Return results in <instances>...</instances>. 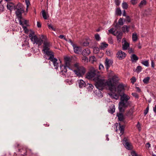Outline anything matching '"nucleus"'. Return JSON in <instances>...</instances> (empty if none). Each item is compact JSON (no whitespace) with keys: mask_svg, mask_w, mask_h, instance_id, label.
<instances>
[{"mask_svg":"<svg viewBox=\"0 0 156 156\" xmlns=\"http://www.w3.org/2000/svg\"><path fill=\"white\" fill-rule=\"evenodd\" d=\"M118 23L119 25L121 26L123 24L122 19V18H120L119 19L118 21Z\"/></svg>","mask_w":156,"mask_h":156,"instance_id":"42","label":"nucleus"},{"mask_svg":"<svg viewBox=\"0 0 156 156\" xmlns=\"http://www.w3.org/2000/svg\"><path fill=\"white\" fill-rule=\"evenodd\" d=\"M117 116L118 117L119 120L120 121H123L124 119L123 114L122 113H117Z\"/></svg>","mask_w":156,"mask_h":156,"instance_id":"17","label":"nucleus"},{"mask_svg":"<svg viewBox=\"0 0 156 156\" xmlns=\"http://www.w3.org/2000/svg\"><path fill=\"white\" fill-rule=\"evenodd\" d=\"M65 66L68 67V68H69L70 61V58H65Z\"/></svg>","mask_w":156,"mask_h":156,"instance_id":"22","label":"nucleus"},{"mask_svg":"<svg viewBox=\"0 0 156 156\" xmlns=\"http://www.w3.org/2000/svg\"><path fill=\"white\" fill-rule=\"evenodd\" d=\"M67 68H68V67L65 66H62V67H61V69H62L61 72V75H62L63 76H64L66 77L68 76V75L67 73Z\"/></svg>","mask_w":156,"mask_h":156,"instance_id":"10","label":"nucleus"},{"mask_svg":"<svg viewBox=\"0 0 156 156\" xmlns=\"http://www.w3.org/2000/svg\"><path fill=\"white\" fill-rule=\"evenodd\" d=\"M122 7L124 9H126L128 7L127 4L126 2H123L122 5Z\"/></svg>","mask_w":156,"mask_h":156,"instance_id":"28","label":"nucleus"},{"mask_svg":"<svg viewBox=\"0 0 156 156\" xmlns=\"http://www.w3.org/2000/svg\"><path fill=\"white\" fill-rule=\"evenodd\" d=\"M151 67L153 68L154 67V63L153 61H152L151 62Z\"/></svg>","mask_w":156,"mask_h":156,"instance_id":"64","label":"nucleus"},{"mask_svg":"<svg viewBox=\"0 0 156 156\" xmlns=\"http://www.w3.org/2000/svg\"><path fill=\"white\" fill-rule=\"evenodd\" d=\"M141 63L146 66L148 67L149 66V62L147 60L142 61Z\"/></svg>","mask_w":156,"mask_h":156,"instance_id":"33","label":"nucleus"},{"mask_svg":"<svg viewBox=\"0 0 156 156\" xmlns=\"http://www.w3.org/2000/svg\"><path fill=\"white\" fill-rule=\"evenodd\" d=\"M86 56H84L82 58V60L84 62H87L88 61V59L87 57H86Z\"/></svg>","mask_w":156,"mask_h":156,"instance_id":"40","label":"nucleus"},{"mask_svg":"<svg viewBox=\"0 0 156 156\" xmlns=\"http://www.w3.org/2000/svg\"><path fill=\"white\" fill-rule=\"evenodd\" d=\"M4 10V7L3 5H0V12H2Z\"/></svg>","mask_w":156,"mask_h":156,"instance_id":"58","label":"nucleus"},{"mask_svg":"<svg viewBox=\"0 0 156 156\" xmlns=\"http://www.w3.org/2000/svg\"><path fill=\"white\" fill-rule=\"evenodd\" d=\"M116 131L118 132L119 130L121 133L120 136L122 135L124 133L125 126L123 125H121L120 123H118L116 124Z\"/></svg>","mask_w":156,"mask_h":156,"instance_id":"8","label":"nucleus"},{"mask_svg":"<svg viewBox=\"0 0 156 156\" xmlns=\"http://www.w3.org/2000/svg\"><path fill=\"white\" fill-rule=\"evenodd\" d=\"M78 86L80 88H82L85 87L86 83L84 81L82 80H79L77 81Z\"/></svg>","mask_w":156,"mask_h":156,"instance_id":"15","label":"nucleus"},{"mask_svg":"<svg viewBox=\"0 0 156 156\" xmlns=\"http://www.w3.org/2000/svg\"><path fill=\"white\" fill-rule=\"evenodd\" d=\"M74 67L76 69L74 70L73 71L77 76H82L84 74L85 72V69L83 67L80 66L79 64L78 63L75 64Z\"/></svg>","mask_w":156,"mask_h":156,"instance_id":"5","label":"nucleus"},{"mask_svg":"<svg viewBox=\"0 0 156 156\" xmlns=\"http://www.w3.org/2000/svg\"><path fill=\"white\" fill-rule=\"evenodd\" d=\"M136 90L138 92H140V89L139 87H136Z\"/></svg>","mask_w":156,"mask_h":156,"instance_id":"62","label":"nucleus"},{"mask_svg":"<svg viewBox=\"0 0 156 156\" xmlns=\"http://www.w3.org/2000/svg\"><path fill=\"white\" fill-rule=\"evenodd\" d=\"M73 47L74 52L75 53L79 54L81 52L82 50L80 47L75 45Z\"/></svg>","mask_w":156,"mask_h":156,"instance_id":"14","label":"nucleus"},{"mask_svg":"<svg viewBox=\"0 0 156 156\" xmlns=\"http://www.w3.org/2000/svg\"><path fill=\"white\" fill-rule=\"evenodd\" d=\"M58 37L60 39H63L66 41H67V39L65 37V36L63 35H60Z\"/></svg>","mask_w":156,"mask_h":156,"instance_id":"52","label":"nucleus"},{"mask_svg":"<svg viewBox=\"0 0 156 156\" xmlns=\"http://www.w3.org/2000/svg\"><path fill=\"white\" fill-rule=\"evenodd\" d=\"M129 47V44L126 41L123 44H122V49L124 50L127 49Z\"/></svg>","mask_w":156,"mask_h":156,"instance_id":"21","label":"nucleus"},{"mask_svg":"<svg viewBox=\"0 0 156 156\" xmlns=\"http://www.w3.org/2000/svg\"><path fill=\"white\" fill-rule=\"evenodd\" d=\"M99 69L101 70H103L104 69L103 66L102 64H100L99 66Z\"/></svg>","mask_w":156,"mask_h":156,"instance_id":"56","label":"nucleus"},{"mask_svg":"<svg viewBox=\"0 0 156 156\" xmlns=\"http://www.w3.org/2000/svg\"><path fill=\"white\" fill-rule=\"evenodd\" d=\"M108 42L110 44H112L113 43V41L111 37H109L108 39Z\"/></svg>","mask_w":156,"mask_h":156,"instance_id":"38","label":"nucleus"},{"mask_svg":"<svg viewBox=\"0 0 156 156\" xmlns=\"http://www.w3.org/2000/svg\"><path fill=\"white\" fill-rule=\"evenodd\" d=\"M26 2L27 5V9L28 8L30 4V2L28 0H26Z\"/></svg>","mask_w":156,"mask_h":156,"instance_id":"49","label":"nucleus"},{"mask_svg":"<svg viewBox=\"0 0 156 156\" xmlns=\"http://www.w3.org/2000/svg\"><path fill=\"white\" fill-rule=\"evenodd\" d=\"M132 39L133 41H136L137 39V36L136 33H134L132 35Z\"/></svg>","mask_w":156,"mask_h":156,"instance_id":"27","label":"nucleus"},{"mask_svg":"<svg viewBox=\"0 0 156 156\" xmlns=\"http://www.w3.org/2000/svg\"><path fill=\"white\" fill-rule=\"evenodd\" d=\"M41 12L43 18L45 20L47 19L48 16L47 14V13L45 12V10H42Z\"/></svg>","mask_w":156,"mask_h":156,"instance_id":"24","label":"nucleus"},{"mask_svg":"<svg viewBox=\"0 0 156 156\" xmlns=\"http://www.w3.org/2000/svg\"><path fill=\"white\" fill-rule=\"evenodd\" d=\"M130 58L132 62H136L139 59L138 57L134 54H133L131 56Z\"/></svg>","mask_w":156,"mask_h":156,"instance_id":"18","label":"nucleus"},{"mask_svg":"<svg viewBox=\"0 0 156 156\" xmlns=\"http://www.w3.org/2000/svg\"><path fill=\"white\" fill-rule=\"evenodd\" d=\"M142 67L140 66H138L136 69V71L137 73H140L142 70Z\"/></svg>","mask_w":156,"mask_h":156,"instance_id":"29","label":"nucleus"},{"mask_svg":"<svg viewBox=\"0 0 156 156\" xmlns=\"http://www.w3.org/2000/svg\"><path fill=\"white\" fill-rule=\"evenodd\" d=\"M37 27L38 28L41 27V24L39 22H37Z\"/></svg>","mask_w":156,"mask_h":156,"instance_id":"59","label":"nucleus"},{"mask_svg":"<svg viewBox=\"0 0 156 156\" xmlns=\"http://www.w3.org/2000/svg\"><path fill=\"white\" fill-rule=\"evenodd\" d=\"M153 111L155 113H156V105H155V106L153 107Z\"/></svg>","mask_w":156,"mask_h":156,"instance_id":"63","label":"nucleus"},{"mask_svg":"<svg viewBox=\"0 0 156 156\" xmlns=\"http://www.w3.org/2000/svg\"><path fill=\"white\" fill-rule=\"evenodd\" d=\"M16 6L12 2H8L7 5V7L8 9L10 11L15 10V7Z\"/></svg>","mask_w":156,"mask_h":156,"instance_id":"13","label":"nucleus"},{"mask_svg":"<svg viewBox=\"0 0 156 156\" xmlns=\"http://www.w3.org/2000/svg\"><path fill=\"white\" fill-rule=\"evenodd\" d=\"M126 20L128 23L130 22V19L129 16H126Z\"/></svg>","mask_w":156,"mask_h":156,"instance_id":"51","label":"nucleus"},{"mask_svg":"<svg viewBox=\"0 0 156 156\" xmlns=\"http://www.w3.org/2000/svg\"><path fill=\"white\" fill-rule=\"evenodd\" d=\"M22 27L25 31V32L27 33L28 32V30L27 29V27L24 25L22 26Z\"/></svg>","mask_w":156,"mask_h":156,"instance_id":"44","label":"nucleus"},{"mask_svg":"<svg viewBox=\"0 0 156 156\" xmlns=\"http://www.w3.org/2000/svg\"><path fill=\"white\" fill-rule=\"evenodd\" d=\"M112 77L108 80L98 79L95 83V85L96 88L99 90H102L105 86H107L109 90H112L114 88V85Z\"/></svg>","mask_w":156,"mask_h":156,"instance_id":"3","label":"nucleus"},{"mask_svg":"<svg viewBox=\"0 0 156 156\" xmlns=\"http://www.w3.org/2000/svg\"><path fill=\"white\" fill-rule=\"evenodd\" d=\"M128 52L129 53V54H131V53H133L134 52V50L132 48H129V49H128Z\"/></svg>","mask_w":156,"mask_h":156,"instance_id":"55","label":"nucleus"},{"mask_svg":"<svg viewBox=\"0 0 156 156\" xmlns=\"http://www.w3.org/2000/svg\"><path fill=\"white\" fill-rule=\"evenodd\" d=\"M131 82L133 83L136 81V79L135 77L133 76L131 79Z\"/></svg>","mask_w":156,"mask_h":156,"instance_id":"47","label":"nucleus"},{"mask_svg":"<svg viewBox=\"0 0 156 156\" xmlns=\"http://www.w3.org/2000/svg\"><path fill=\"white\" fill-rule=\"evenodd\" d=\"M83 45L84 46H87L89 45V43L87 42H84L83 43Z\"/></svg>","mask_w":156,"mask_h":156,"instance_id":"60","label":"nucleus"},{"mask_svg":"<svg viewBox=\"0 0 156 156\" xmlns=\"http://www.w3.org/2000/svg\"><path fill=\"white\" fill-rule=\"evenodd\" d=\"M108 44L105 42L101 43L99 47V48L101 50H104L108 47Z\"/></svg>","mask_w":156,"mask_h":156,"instance_id":"20","label":"nucleus"},{"mask_svg":"<svg viewBox=\"0 0 156 156\" xmlns=\"http://www.w3.org/2000/svg\"><path fill=\"white\" fill-rule=\"evenodd\" d=\"M146 1L145 0H143L141 1L139 5V6L140 7H141L142 6L146 5Z\"/></svg>","mask_w":156,"mask_h":156,"instance_id":"34","label":"nucleus"},{"mask_svg":"<svg viewBox=\"0 0 156 156\" xmlns=\"http://www.w3.org/2000/svg\"><path fill=\"white\" fill-rule=\"evenodd\" d=\"M21 21L22 23L23 24L21 25L22 26L23 25V24H26V25L27 23V20H24L22 18H22L21 19Z\"/></svg>","mask_w":156,"mask_h":156,"instance_id":"39","label":"nucleus"},{"mask_svg":"<svg viewBox=\"0 0 156 156\" xmlns=\"http://www.w3.org/2000/svg\"><path fill=\"white\" fill-rule=\"evenodd\" d=\"M95 38L97 41H99L101 39V38L98 34H96L95 35Z\"/></svg>","mask_w":156,"mask_h":156,"instance_id":"37","label":"nucleus"},{"mask_svg":"<svg viewBox=\"0 0 156 156\" xmlns=\"http://www.w3.org/2000/svg\"><path fill=\"white\" fill-rule=\"evenodd\" d=\"M69 42L73 46V47L74 45H75V44L70 39L69 40Z\"/></svg>","mask_w":156,"mask_h":156,"instance_id":"61","label":"nucleus"},{"mask_svg":"<svg viewBox=\"0 0 156 156\" xmlns=\"http://www.w3.org/2000/svg\"><path fill=\"white\" fill-rule=\"evenodd\" d=\"M117 77L116 76H112L113 81L114 85V88L111 91L116 92L118 94H120V101L119 104V108L120 112L124 111V108L127 107L130 104L128 100L130 99L129 96L123 93L125 90L124 86L122 84H119L116 87V83L118 81Z\"/></svg>","mask_w":156,"mask_h":156,"instance_id":"1","label":"nucleus"},{"mask_svg":"<svg viewBox=\"0 0 156 156\" xmlns=\"http://www.w3.org/2000/svg\"><path fill=\"white\" fill-rule=\"evenodd\" d=\"M132 95L134 97H135L136 98H138V94L136 93H132Z\"/></svg>","mask_w":156,"mask_h":156,"instance_id":"54","label":"nucleus"},{"mask_svg":"<svg viewBox=\"0 0 156 156\" xmlns=\"http://www.w3.org/2000/svg\"><path fill=\"white\" fill-rule=\"evenodd\" d=\"M150 78L149 77H145L143 80V82L144 83L147 84L150 80Z\"/></svg>","mask_w":156,"mask_h":156,"instance_id":"31","label":"nucleus"},{"mask_svg":"<svg viewBox=\"0 0 156 156\" xmlns=\"http://www.w3.org/2000/svg\"><path fill=\"white\" fill-rule=\"evenodd\" d=\"M47 25L49 29H51L52 30L54 31H55V28H54L51 24H49L48 23H47Z\"/></svg>","mask_w":156,"mask_h":156,"instance_id":"36","label":"nucleus"},{"mask_svg":"<svg viewBox=\"0 0 156 156\" xmlns=\"http://www.w3.org/2000/svg\"><path fill=\"white\" fill-rule=\"evenodd\" d=\"M136 127L139 131H140L141 130V126L139 122H137V124L136 125Z\"/></svg>","mask_w":156,"mask_h":156,"instance_id":"48","label":"nucleus"},{"mask_svg":"<svg viewBox=\"0 0 156 156\" xmlns=\"http://www.w3.org/2000/svg\"><path fill=\"white\" fill-rule=\"evenodd\" d=\"M90 53L89 49L87 48L83 50L82 52V54L83 56H87Z\"/></svg>","mask_w":156,"mask_h":156,"instance_id":"19","label":"nucleus"},{"mask_svg":"<svg viewBox=\"0 0 156 156\" xmlns=\"http://www.w3.org/2000/svg\"><path fill=\"white\" fill-rule=\"evenodd\" d=\"M130 28L129 26H128L126 25H124L122 27V30L124 32H128L129 31V29Z\"/></svg>","mask_w":156,"mask_h":156,"instance_id":"23","label":"nucleus"},{"mask_svg":"<svg viewBox=\"0 0 156 156\" xmlns=\"http://www.w3.org/2000/svg\"><path fill=\"white\" fill-rule=\"evenodd\" d=\"M97 71L94 69H92L87 73L86 75V78L89 79H91L96 75Z\"/></svg>","mask_w":156,"mask_h":156,"instance_id":"7","label":"nucleus"},{"mask_svg":"<svg viewBox=\"0 0 156 156\" xmlns=\"http://www.w3.org/2000/svg\"><path fill=\"white\" fill-rule=\"evenodd\" d=\"M16 9V10L15 12L19 20L20 24L22 25L23 23L21 21L22 14L24 11L23 5L20 3H18L15 7Z\"/></svg>","mask_w":156,"mask_h":156,"instance_id":"4","label":"nucleus"},{"mask_svg":"<svg viewBox=\"0 0 156 156\" xmlns=\"http://www.w3.org/2000/svg\"><path fill=\"white\" fill-rule=\"evenodd\" d=\"M96 60V58L94 56H91L90 58V61L91 62L93 63Z\"/></svg>","mask_w":156,"mask_h":156,"instance_id":"32","label":"nucleus"},{"mask_svg":"<svg viewBox=\"0 0 156 156\" xmlns=\"http://www.w3.org/2000/svg\"><path fill=\"white\" fill-rule=\"evenodd\" d=\"M131 154L132 156H138L136 152L134 151H132Z\"/></svg>","mask_w":156,"mask_h":156,"instance_id":"45","label":"nucleus"},{"mask_svg":"<svg viewBox=\"0 0 156 156\" xmlns=\"http://www.w3.org/2000/svg\"><path fill=\"white\" fill-rule=\"evenodd\" d=\"M117 56L119 59H124L126 56V53L122 51H119L117 54Z\"/></svg>","mask_w":156,"mask_h":156,"instance_id":"12","label":"nucleus"},{"mask_svg":"<svg viewBox=\"0 0 156 156\" xmlns=\"http://www.w3.org/2000/svg\"><path fill=\"white\" fill-rule=\"evenodd\" d=\"M123 144L124 147L128 150H131L132 148L130 143L128 141L126 137H125L123 140Z\"/></svg>","mask_w":156,"mask_h":156,"instance_id":"9","label":"nucleus"},{"mask_svg":"<svg viewBox=\"0 0 156 156\" xmlns=\"http://www.w3.org/2000/svg\"><path fill=\"white\" fill-rule=\"evenodd\" d=\"M19 151L21 153V155L23 156L26 154L27 151L25 149H22L19 150Z\"/></svg>","mask_w":156,"mask_h":156,"instance_id":"25","label":"nucleus"},{"mask_svg":"<svg viewBox=\"0 0 156 156\" xmlns=\"http://www.w3.org/2000/svg\"><path fill=\"white\" fill-rule=\"evenodd\" d=\"M113 61L112 60L106 58L105 62V65L106 69L108 70L110 66L112 64Z\"/></svg>","mask_w":156,"mask_h":156,"instance_id":"11","label":"nucleus"},{"mask_svg":"<svg viewBox=\"0 0 156 156\" xmlns=\"http://www.w3.org/2000/svg\"><path fill=\"white\" fill-rule=\"evenodd\" d=\"M148 110H149V107H147L144 111V115H146L147 114V113L148 112Z\"/></svg>","mask_w":156,"mask_h":156,"instance_id":"46","label":"nucleus"},{"mask_svg":"<svg viewBox=\"0 0 156 156\" xmlns=\"http://www.w3.org/2000/svg\"><path fill=\"white\" fill-rule=\"evenodd\" d=\"M99 51V48L97 47H95L94 49V52L95 54H97Z\"/></svg>","mask_w":156,"mask_h":156,"instance_id":"35","label":"nucleus"},{"mask_svg":"<svg viewBox=\"0 0 156 156\" xmlns=\"http://www.w3.org/2000/svg\"><path fill=\"white\" fill-rule=\"evenodd\" d=\"M115 14L118 16H121L122 14L121 10L119 8H117L116 9Z\"/></svg>","mask_w":156,"mask_h":156,"instance_id":"26","label":"nucleus"},{"mask_svg":"<svg viewBox=\"0 0 156 156\" xmlns=\"http://www.w3.org/2000/svg\"><path fill=\"white\" fill-rule=\"evenodd\" d=\"M122 35V33H119L117 36V40L118 41H120L121 40Z\"/></svg>","mask_w":156,"mask_h":156,"instance_id":"30","label":"nucleus"},{"mask_svg":"<svg viewBox=\"0 0 156 156\" xmlns=\"http://www.w3.org/2000/svg\"><path fill=\"white\" fill-rule=\"evenodd\" d=\"M115 2L116 5L117 6H119L120 3V2L119 0H115Z\"/></svg>","mask_w":156,"mask_h":156,"instance_id":"50","label":"nucleus"},{"mask_svg":"<svg viewBox=\"0 0 156 156\" xmlns=\"http://www.w3.org/2000/svg\"><path fill=\"white\" fill-rule=\"evenodd\" d=\"M110 97L112 99H114L116 100H117L119 98L120 94H117L115 93H110L109 94Z\"/></svg>","mask_w":156,"mask_h":156,"instance_id":"16","label":"nucleus"},{"mask_svg":"<svg viewBox=\"0 0 156 156\" xmlns=\"http://www.w3.org/2000/svg\"><path fill=\"white\" fill-rule=\"evenodd\" d=\"M115 108H110L108 111L111 114H113L115 112Z\"/></svg>","mask_w":156,"mask_h":156,"instance_id":"43","label":"nucleus"},{"mask_svg":"<svg viewBox=\"0 0 156 156\" xmlns=\"http://www.w3.org/2000/svg\"><path fill=\"white\" fill-rule=\"evenodd\" d=\"M51 46V44L50 42L44 41L43 42L42 51L44 54L48 57V59L52 62L55 69H57L59 66V63L57 62V59L54 57V53L50 50Z\"/></svg>","mask_w":156,"mask_h":156,"instance_id":"2","label":"nucleus"},{"mask_svg":"<svg viewBox=\"0 0 156 156\" xmlns=\"http://www.w3.org/2000/svg\"><path fill=\"white\" fill-rule=\"evenodd\" d=\"M108 31L110 33L112 34L115 35V34H114V33L115 32V31L114 30V28H112L108 30Z\"/></svg>","mask_w":156,"mask_h":156,"instance_id":"41","label":"nucleus"},{"mask_svg":"<svg viewBox=\"0 0 156 156\" xmlns=\"http://www.w3.org/2000/svg\"><path fill=\"white\" fill-rule=\"evenodd\" d=\"M29 37L31 41L33 42L34 44H37L38 46L41 45L43 42V40L38 38L35 34L34 32L32 31L29 35Z\"/></svg>","mask_w":156,"mask_h":156,"instance_id":"6","label":"nucleus"},{"mask_svg":"<svg viewBox=\"0 0 156 156\" xmlns=\"http://www.w3.org/2000/svg\"><path fill=\"white\" fill-rule=\"evenodd\" d=\"M87 86H88V88H90L89 89H93V86L92 84H87Z\"/></svg>","mask_w":156,"mask_h":156,"instance_id":"53","label":"nucleus"},{"mask_svg":"<svg viewBox=\"0 0 156 156\" xmlns=\"http://www.w3.org/2000/svg\"><path fill=\"white\" fill-rule=\"evenodd\" d=\"M130 2L133 5H135L137 3L136 0H131Z\"/></svg>","mask_w":156,"mask_h":156,"instance_id":"57","label":"nucleus"}]
</instances>
